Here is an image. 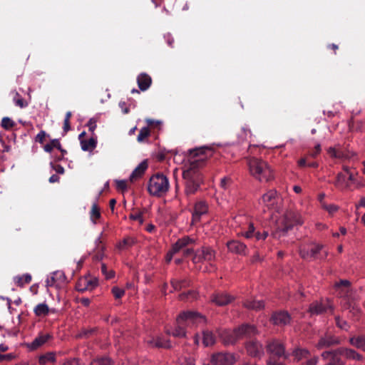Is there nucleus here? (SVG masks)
I'll return each instance as SVG.
<instances>
[{"label": "nucleus", "instance_id": "nucleus-42", "mask_svg": "<svg viewBox=\"0 0 365 365\" xmlns=\"http://www.w3.org/2000/svg\"><path fill=\"white\" fill-rule=\"evenodd\" d=\"M16 125V123L9 117H4L1 121V126L6 130L12 129Z\"/></svg>", "mask_w": 365, "mask_h": 365}, {"label": "nucleus", "instance_id": "nucleus-39", "mask_svg": "<svg viewBox=\"0 0 365 365\" xmlns=\"http://www.w3.org/2000/svg\"><path fill=\"white\" fill-rule=\"evenodd\" d=\"M13 94V101L16 106L21 108H24L28 106V103L22 98V96L17 91H14Z\"/></svg>", "mask_w": 365, "mask_h": 365}, {"label": "nucleus", "instance_id": "nucleus-45", "mask_svg": "<svg viewBox=\"0 0 365 365\" xmlns=\"http://www.w3.org/2000/svg\"><path fill=\"white\" fill-rule=\"evenodd\" d=\"M342 169H343V171L344 173H346V174L347 175V179H348V181L349 182H356V175L357 174V173H356L355 174L351 170L350 168H349L348 166L346 165H344L342 167Z\"/></svg>", "mask_w": 365, "mask_h": 365}, {"label": "nucleus", "instance_id": "nucleus-58", "mask_svg": "<svg viewBox=\"0 0 365 365\" xmlns=\"http://www.w3.org/2000/svg\"><path fill=\"white\" fill-rule=\"evenodd\" d=\"M325 208L329 213H334L338 210V207L335 205H327Z\"/></svg>", "mask_w": 365, "mask_h": 365}, {"label": "nucleus", "instance_id": "nucleus-35", "mask_svg": "<svg viewBox=\"0 0 365 365\" xmlns=\"http://www.w3.org/2000/svg\"><path fill=\"white\" fill-rule=\"evenodd\" d=\"M14 283L19 287H23L25 284H29L31 281V276L29 274H24L21 276L14 277Z\"/></svg>", "mask_w": 365, "mask_h": 365}, {"label": "nucleus", "instance_id": "nucleus-47", "mask_svg": "<svg viewBox=\"0 0 365 365\" xmlns=\"http://www.w3.org/2000/svg\"><path fill=\"white\" fill-rule=\"evenodd\" d=\"M101 272L106 279H111L114 277V272L113 270L108 272L107 267L104 263L101 264Z\"/></svg>", "mask_w": 365, "mask_h": 365}, {"label": "nucleus", "instance_id": "nucleus-54", "mask_svg": "<svg viewBox=\"0 0 365 365\" xmlns=\"http://www.w3.org/2000/svg\"><path fill=\"white\" fill-rule=\"evenodd\" d=\"M268 236V232L267 231H264L263 232H256L255 237L257 240H264Z\"/></svg>", "mask_w": 365, "mask_h": 365}, {"label": "nucleus", "instance_id": "nucleus-26", "mask_svg": "<svg viewBox=\"0 0 365 365\" xmlns=\"http://www.w3.org/2000/svg\"><path fill=\"white\" fill-rule=\"evenodd\" d=\"M148 168V164L145 161L140 163L133 171L130 176V180L133 182L140 178Z\"/></svg>", "mask_w": 365, "mask_h": 365}, {"label": "nucleus", "instance_id": "nucleus-37", "mask_svg": "<svg viewBox=\"0 0 365 365\" xmlns=\"http://www.w3.org/2000/svg\"><path fill=\"white\" fill-rule=\"evenodd\" d=\"M215 342V338L212 331L206 330L203 331L202 343L205 346H212Z\"/></svg>", "mask_w": 365, "mask_h": 365}, {"label": "nucleus", "instance_id": "nucleus-5", "mask_svg": "<svg viewBox=\"0 0 365 365\" xmlns=\"http://www.w3.org/2000/svg\"><path fill=\"white\" fill-rule=\"evenodd\" d=\"M258 333L254 325L242 324L237 329L225 330L221 334V338L225 344H232L243 336H251Z\"/></svg>", "mask_w": 365, "mask_h": 365}, {"label": "nucleus", "instance_id": "nucleus-27", "mask_svg": "<svg viewBox=\"0 0 365 365\" xmlns=\"http://www.w3.org/2000/svg\"><path fill=\"white\" fill-rule=\"evenodd\" d=\"M347 175L344 173H339L336 175V179L334 182V185L336 187L339 189H347L350 187V183L347 179Z\"/></svg>", "mask_w": 365, "mask_h": 365}, {"label": "nucleus", "instance_id": "nucleus-51", "mask_svg": "<svg viewBox=\"0 0 365 365\" xmlns=\"http://www.w3.org/2000/svg\"><path fill=\"white\" fill-rule=\"evenodd\" d=\"M93 332L92 329H82L76 335L77 338H83L88 336Z\"/></svg>", "mask_w": 365, "mask_h": 365}, {"label": "nucleus", "instance_id": "nucleus-61", "mask_svg": "<svg viewBox=\"0 0 365 365\" xmlns=\"http://www.w3.org/2000/svg\"><path fill=\"white\" fill-rule=\"evenodd\" d=\"M63 129L65 134L70 130V120H64Z\"/></svg>", "mask_w": 365, "mask_h": 365}, {"label": "nucleus", "instance_id": "nucleus-12", "mask_svg": "<svg viewBox=\"0 0 365 365\" xmlns=\"http://www.w3.org/2000/svg\"><path fill=\"white\" fill-rule=\"evenodd\" d=\"M234 299L233 296L225 292H216L210 297V302L217 306H225L233 302Z\"/></svg>", "mask_w": 365, "mask_h": 365}, {"label": "nucleus", "instance_id": "nucleus-21", "mask_svg": "<svg viewBox=\"0 0 365 365\" xmlns=\"http://www.w3.org/2000/svg\"><path fill=\"white\" fill-rule=\"evenodd\" d=\"M83 284V287H79V292H84L86 290H92L96 288L98 284V280L96 277H83L80 279V284Z\"/></svg>", "mask_w": 365, "mask_h": 365}, {"label": "nucleus", "instance_id": "nucleus-41", "mask_svg": "<svg viewBox=\"0 0 365 365\" xmlns=\"http://www.w3.org/2000/svg\"><path fill=\"white\" fill-rule=\"evenodd\" d=\"M235 224L241 229H245V226L250 222L248 217L245 215H237L234 217Z\"/></svg>", "mask_w": 365, "mask_h": 365}, {"label": "nucleus", "instance_id": "nucleus-11", "mask_svg": "<svg viewBox=\"0 0 365 365\" xmlns=\"http://www.w3.org/2000/svg\"><path fill=\"white\" fill-rule=\"evenodd\" d=\"M245 349L247 354L252 357L261 358L264 354L262 344L257 339H251L247 341Z\"/></svg>", "mask_w": 365, "mask_h": 365}, {"label": "nucleus", "instance_id": "nucleus-55", "mask_svg": "<svg viewBox=\"0 0 365 365\" xmlns=\"http://www.w3.org/2000/svg\"><path fill=\"white\" fill-rule=\"evenodd\" d=\"M15 356L14 354L10 353L6 354H0V361H11L13 359H14Z\"/></svg>", "mask_w": 365, "mask_h": 365}, {"label": "nucleus", "instance_id": "nucleus-13", "mask_svg": "<svg viewBox=\"0 0 365 365\" xmlns=\"http://www.w3.org/2000/svg\"><path fill=\"white\" fill-rule=\"evenodd\" d=\"M208 212V205L205 201H198L195 204L192 214L191 225H195L200 221L202 215Z\"/></svg>", "mask_w": 365, "mask_h": 365}, {"label": "nucleus", "instance_id": "nucleus-7", "mask_svg": "<svg viewBox=\"0 0 365 365\" xmlns=\"http://www.w3.org/2000/svg\"><path fill=\"white\" fill-rule=\"evenodd\" d=\"M267 351L270 355L287 359L289 356V354L286 351L285 346L283 342L277 339H272L267 341Z\"/></svg>", "mask_w": 365, "mask_h": 365}, {"label": "nucleus", "instance_id": "nucleus-14", "mask_svg": "<svg viewBox=\"0 0 365 365\" xmlns=\"http://www.w3.org/2000/svg\"><path fill=\"white\" fill-rule=\"evenodd\" d=\"M66 283V277L63 271L53 272L46 280L48 287H56L60 288Z\"/></svg>", "mask_w": 365, "mask_h": 365}, {"label": "nucleus", "instance_id": "nucleus-1", "mask_svg": "<svg viewBox=\"0 0 365 365\" xmlns=\"http://www.w3.org/2000/svg\"><path fill=\"white\" fill-rule=\"evenodd\" d=\"M190 153L192 158L190 165L182 173L186 197L195 194L199 188L202 178L197 168L202 165L207 158L212 155L213 150L210 147H201L191 150Z\"/></svg>", "mask_w": 365, "mask_h": 365}, {"label": "nucleus", "instance_id": "nucleus-20", "mask_svg": "<svg viewBox=\"0 0 365 365\" xmlns=\"http://www.w3.org/2000/svg\"><path fill=\"white\" fill-rule=\"evenodd\" d=\"M336 350L334 351H324L322 354V358L327 361L325 365H344V363L337 356Z\"/></svg>", "mask_w": 365, "mask_h": 365}, {"label": "nucleus", "instance_id": "nucleus-28", "mask_svg": "<svg viewBox=\"0 0 365 365\" xmlns=\"http://www.w3.org/2000/svg\"><path fill=\"white\" fill-rule=\"evenodd\" d=\"M97 145V138L92 136L88 140H81V146L84 151H93Z\"/></svg>", "mask_w": 365, "mask_h": 365}, {"label": "nucleus", "instance_id": "nucleus-10", "mask_svg": "<svg viewBox=\"0 0 365 365\" xmlns=\"http://www.w3.org/2000/svg\"><path fill=\"white\" fill-rule=\"evenodd\" d=\"M333 305L328 299L312 303L309 308L311 314H322L327 312L332 313Z\"/></svg>", "mask_w": 365, "mask_h": 365}, {"label": "nucleus", "instance_id": "nucleus-49", "mask_svg": "<svg viewBox=\"0 0 365 365\" xmlns=\"http://www.w3.org/2000/svg\"><path fill=\"white\" fill-rule=\"evenodd\" d=\"M97 121L98 119L96 118H92L89 120V121L87 123V126L88 127L89 131L92 133L93 135V132L96 130L97 127Z\"/></svg>", "mask_w": 365, "mask_h": 365}, {"label": "nucleus", "instance_id": "nucleus-53", "mask_svg": "<svg viewBox=\"0 0 365 365\" xmlns=\"http://www.w3.org/2000/svg\"><path fill=\"white\" fill-rule=\"evenodd\" d=\"M130 218L133 220H138L140 224H143V219L142 213H140V212H137V213H135V214H131L130 215Z\"/></svg>", "mask_w": 365, "mask_h": 365}, {"label": "nucleus", "instance_id": "nucleus-34", "mask_svg": "<svg viewBox=\"0 0 365 365\" xmlns=\"http://www.w3.org/2000/svg\"><path fill=\"white\" fill-rule=\"evenodd\" d=\"M135 243V240L133 237H128L124 238L122 241H120L116 247L120 250H127L132 246H133Z\"/></svg>", "mask_w": 365, "mask_h": 365}, {"label": "nucleus", "instance_id": "nucleus-60", "mask_svg": "<svg viewBox=\"0 0 365 365\" xmlns=\"http://www.w3.org/2000/svg\"><path fill=\"white\" fill-rule=\"evenodd\" d=\"M267 365H285V364L282 362L277 361L274 359H273L272 357H270L267 361Z\"/></svg>", "mask_w": 365, "mask_h": 365}, {"label": "nucleus", "instance_id": "nucleus-9", "mask_svg": "<svg viewBox=\"0 0 365 365\" xmlns=\"http://www.w3.org/2000/svg\"><path fill=\"white\" fill-rule=\"evenodd\" d=\"M322 247V245L314 243L303 245L299 247V255L302 258L306 260L316 259Z\"/></svg>", "mask_w": 365, "mask_h": 365}, {"label": "nucleus", "instance_id": "nucleus-44", "mask_svg": "<svg viewBox=\"0 0 365 365\" xmlns=\"http://www.w3.org/2000/svg\"><path fill=\"white\" fill-rule=\"evenodd\" d=\"M150 135V130L148 126L143 127L140 130L137 140L139 143L144 142Z\"/></svg>", "mask_w": 365, "mask_h": 365}, {"label": "nucleus", "instance_id": "nucleus-50", "mask_svg": "<svg viewBox=\"0 0 365 365\" xmlns=\"http://www.w3.org/2000/svg\"><path fill=\"white\" fill-rule=\"evenodd\" d=\"M336 323L338 327H339L341 329L347 330L349 327L347 322L341 319H340L339 317H336Z\"/></svg>", "mask_w": 365, "mask_h": 365}, {"label": "nucleus", "instance_id": "nucleus-36", "mask_svg": "<svg viewBox=\"0 0 365 365\" xmlns=\"http://www.w3.org/2000/svg\"><path fill=\"white\" fill-rule=\"evenodd\" d=\"M34 313L38 317H44L46 316L49 312V308L48 305L45 303H41L37 304L34 309Z\"/></svg>", "mask_w": 365, "mask_h": 365}, {"label": "nucleus", "instance_id": "nucleus-15", "mask_svg": "<svg viewBox=\"0 0 365 365\" xmlns=\"http://www.w3.org/2000/svg\"><path fill=\"white\" fill-rule=\"evenodd\" d=\"M235 362V356L230 353L213 354L211 359V363L213 365H232Z\"/></svg>", "mask_w": 365, "mask_h": 365}, {"label": "nucleus", "instance_id": "nucleus-23", "mask_svg": "<svg viewBox=\"0 0 365 365\" xmlns=\"http://www.w3.org/2000/svg\"><path fill=\"white\" fill-rule=\"evenodd\" d=\"M277 191L270 190L262 195L261 201L267 207H272L277 202Z\"/></svg>", "mask_w": 365, "mask_h": 365}, {"label": "nucleus", "instance_id": "nucleus-16", "mask_svg": "<svg viewBox=\"0 0 365 365\" xmlns=\"http://www.w3.org/2000/svg\"><path fill=\"white\" fill-rule=\"evenodd\" d=\"M195 244V240L190 236H184L177 240V242L173 245L172 246V253H178L180 251L185 249V247H189L190 245H192Z\"/></svg>", "mask_w": 365, "mask_h": 365}, {"label": "nucleus", "instance_id": "nucleus-57", "mask_svg": "<svg viewBox=\"0 0 365 365\" xmlns=\"http://www.w3.org/2000/svg\"><path fill=\"white\" fill-rule=\"evenodd\" d=\"M349 285H350L349 281L344 279V280H341L338 283H336L335 287L336 288H339L340 287L343 286L345 288H348Z\"/></svg>", "mask_w": 365, "mask_h": 365}, {"label": "nucleus", "instance_id": "nucleus-48", "mask_svg": "<svg viewBox=\"0 0 365 365\" xmlns=\"http://www.w3.org/2000/svg\"><path fill=\"white\" fill-rule=\"evenodd\" d=\"M112 293L114 295L115 298L120 299L125 294V291L123 289H120L118 287H113L112 288Z\"/></svg>", "mask_w": 365, "mask_h": 365}, {"label": "nucleus", "instance_id": "nucleus-63", "mask_svg": "<svg viewBox=\"0 0 365 365\" xmlns=\"http://www.w3.org/2000/svg\"><path fill=\"white\" fill-rule=\"evenodd\" d=\"M327 152L331 155V157L336 158L338 150H336L335 148L331 147L328 149Z\"/></svg>", "mask_w": 365, "mask_h": 365}, {"label": "nucleus", "instance_id": "nucleus-59", "mask_svg": "<svg viewBox=\"0 0 365 365\" xmlns=\"http://www.w3.org/2000/svg\"><path fill=\"white\" fill-rule=\"evenodd\" d=\"M116 185L118 188L121 190H125L127 187L126 182L125 180H117Z\"/></svg>", "mask_w": 365, "mask_h": 365}, {"label": "nucleus", "instance_id": "nucleus-2", "mask_svg": "<svg viewBox=\"0 0 365 365\" xmlns=\"http://www.w3.org/2000/svg\"><path fill=\"white\" fill-rule=\"evenodd\" d=\"M304 222L301 214L294 210H288L277 221L276 230L272 233L273 237L280 239L294 226L301 225Z\"/></svg>", "mask_w": 365, "mask_h": 365}, {"label": "nucleus", "instance_id": "nucleus-33", "mask_svg": "<svg viewBox=\"0 0 365 365\" xmlns=\"http://www.w3.org/2000/svg\"><path fill=\"white\" fill-rule=\"evenodd\" d=\"M255 233L256 232L254 224L250 221V222L245 226V229H242L238 235H240L247 239H250L254 237Z\"/></svg>", "mask_w": 365, "mask_h": 365}, {"label": "nucleus", "instance_id": "nucleus-40", "mask_svg": "<svg viewBox=\"0 0 365 365\" xmlns=\"http://www.w3.org/2000/svg\"><path fill=\"white\" fill-rule=\"evenodd\" d=\"M54 148H56L61 152H65V150L62 149L61 145L58 139H53L51 141L50 143L46 144L44 146V150L47 153H51Z\"/></svg>", "mask_w": 365, "mask_h": 365}, {"label": "nucleus", "instance_id": "nucleus-3", "mask_svg": "<svg viewBox=\"0 0 365 365\" xmlns=\"http://www.w3.org/2000/svg\"><path fill=\"white\" fill-rule=\"evenodd\" d=\"M205 317L198 312H184L177 318V327L172 331H167L168 334H171L175 337H185L186 335L185 327L191 324H198L205 323Z\"/></svg>", "mask_w": 365, "mask_h": 365}, {"label": "nucleus", "instance_id": "nucleus-18", "mask_svg": "<svg viewBox=\"0 0 365 365\" xmlns=\"http://www.w3.org/2000/svg\"><path fill=\"white\" fill-rule=\"evenodd\" d=\"M228 250L234 254L246 255L247 253V246L238 241V240H230L226 244Z\"/></svg>", "mask_w": 365, "mask_h": 365}, {"label": "nucleus", "instance_id": "nucleus-64", "mask_svg": "<svg viewBox=\"0 0 365 365\" xmlns=\"http://www.w3.org/2000/svg\"><path fill=\"white\" fill-rule=\"evenodd\" d=\"M318 360V357H313L307 361V365H317Z\"/></svg>", "mask_w": 365, "mask_h": 365}, {"label": "nucleus", "instance_id": "nucleus-29", "mask_svg": "<svg viewBox=\"0 0 365 365\" xmlns=\"http://www.w3.org/2000/svg\"><path fill=\"white\" fill-rule=\"evenodd\" d=\"M51 338V336L49 334L39 335L31 342L30 348L31 349H36L44 344Z\"/></svg>", "mask_w": 365, "mask_h": 365}, {"label": "nucleus", "instance_id": "nucleus-6", "mask_svg": "<svg viewBox=\"0 0 365 365\" xmlns=\"http://www.w3.org/2000/svg\"><path fill=\"white\" fill-rule=\"evenodd\" d=\"M169 188V180L163 173H156L150 177L148 191L151 195L163 197L168 192Z\"/></svg>", "mask_w": 365, "mask_h": 365}, {"label": "nucleus", "instance_id": "nucleus-52", "mask_svg": "<svg viewBox=\"0 0 365 365\" xmlns=\"http://www.w3.org/2000/svg\"><path fill=\"white\" fill-rule=\"evenodd\" d=\"M46 136V133L44 130H41L36 136V141L43 143Z\"/></svg>", "mask_w": 365, "mask_h": 365}, {"label": "nucleus", "instance_id": "nucleus-25", "mask_svg": "<svg viewBox=\"0 0 365 365\" xmlns=\"http://www.w3.org/2000/svg\"><path fill=\"white\" fill-rule=\"evenodd\" d=\"M339 343V341L337 339L329 335L321 338L317 344V347L319 349H322L329 347L331 345L338 344Z\"/></svg>", "mask_w": 365, "mask_h": 365}, {"label": "nucleus", "instance_id": "nucleus-30", "mask_svg": "<svg viewBox=\"0 0 365 365\" xmlns=\"http://www.w3.org/2000/svg\"><path fill=\"white\" fill-rule=\"evenodd\" d=\"M243 306L248 309L260 310L264 308V304L263 301L247 299L244 302Z\"/></svg>", "mask_w": 365, "mask_h": 365}, {"label": "nucleus", "instance_id": "nucleus-24", "mask_svg": "<svg viewBox=\"0 0 365 365\" xmlns=\"http://www.w3.org/2000/svg\"><path fill=\"white\" fill-rule=\"evenodd\" d=\"M147 343L151 347L170 348L171 346L170 341L165 339L162 336L153 338L150 340H148Z\"/></svg>", "mask_w": 365, "mask_h": 365}, {"label": "nucleus", "instance_id": "nucleus-38", "mask_svg": "<svg viewBox=\"0 0 365 365\" xmlns=\"http://www.w3.org/2000/svg\"><path fill=\"white\" fill-rule=\"evenodd\" d=\"M100 208L96 203H93L90 211V218L93 224L97 223V220L101 217Z\"/></svg>", "mask_w": 365, "mask_h": 365}, {"label": "nucleus", "instance_id": "nucleus-8", "mask_svg": "<svg viewBox=\"0 0 365 365\" xmlns=\"http://www.w3.org/2000/svg\"><path fill=\"white\" fill-rule=\"evenodd\" d=\"M215 258L216 252L212 248L210 247H202L196 252L192 258V262L195 264L199 263L202 261L212 262L215 260ZM210 266L212 268H215L212 263H210Z\"/></svg>", "mask_w": 365, "mask_h": 365}, {"label": "nucleus", "instance_id": "nucleus-43", "mask_svg": "<svg viewBox=\"0 0 365 365\" xmlns=\"http://www.w3.org/2000/svg\"><path fill=\"white\" fill-rule=\"evenodd\" d=\"M309 354V352L307 349H295L293 352L292 355L294 356L295 359L297 361H300L303 358L307 357Z\"/></svg>", "mask_w": 365, "mask_h": 365}, {"label": "nucleus", "instance_id": "nucleus-31", "mask_svg": "<svg viewBox=\"0 0 365 365\" xmlns=\"http://www.w3.org/2000/svg\"><path fill=\"white\" fill-rule=\"evenodd\" d=\"M349 343L356 348L365 351V335L351 337Z\"/></svg>", "mask_w": 365, "mask_h": 365}, {"label": "nucleus", "instance_id": "nucleus-62", "mask_svg": "<svg viewBox=\"0 0 365 365\" xmlns=\"http://www.w3.org/2000/svg\"><path fill=\"white\" fill-rule=\"evenodd\" d=\"M230 182V179L225 178L221 180L220 185L223 188L226 189Z\"/></svg>", "mask_w": 365, "mask_h": 365}, {"label": "nucleus", "instance_id": "nucleus-32", "mask_svg": "<svg viewBox=\"0 0 365 365\" xmlns=\"http://www.w3.org/2000/svg\"><path fill=\"white\" fill-rule=\"evenodd\" d=\"M56 361V354L53 352H48L38 357V364L40 365H46L49 363L54 364Z\"/></svg>", "mask_w": 365, "mask_h": 365}, {"label": "nucleus", "instance_id": "nucleus-56", "mask_svg": "<svg viewBox=\"0 0 365 365\" xmlns=\"http://www.w3.org/2000/svg\"><path fill=\"white\" fill-rule=\"evenodd\" d=\"M320 152H321V145H320V144H317L314 147V150L311 152L309 153V155L313 158H315L320 153Z\"/></svg>", "mask_w": 365, "mask_h": 365}, {"label": "nucleus", "instance_id": "nucleus-4", "mask_svg": "<svg viewBox=\"0 0 365 365\" xmlns=\"http://www.w3.org/2000/svg\"><path fill=\"white\" fill-rule=\"evenodd\" d=\"M250 175L260 182H268L274 178L273 171L264 160L257 158L247 160Z\"/></svg>", "mask_w": 365, "mask_h": 365}, {"label": "nucleus", "instance_id": "nucleus-22", "mask_svg": "<svg viewBox=\"0 0 365 365\" xmlns=\"http://www.w3.org/2000/svg\"><path fill=\"white\" fill-rule=\"evenodd\" d=\"M137 83L140 90L145 91L150 88L152 83V78L146 73H141L137 77Z\"/></svg>", "mask_w": 365, "mask_h": 365}, {"label": "nucleus", "instance_id": "nucleus-17", "mask_svg": "<svg viewBox=\"0 0 365 365\" xmlns=\"http://www.w3.org/2000/svg\"><path fill=\"white\" fill-rule=\"evenodd\" d=\"M336 352L339 355H341L349 360H354L358 361H361L364 360L363 356L352 349L340 347L336 349Z\"/></svg>", "mask_w": 365, "mask_h": 365}, {"label": "nucleus", "instance_id": "nucleus-19", "mask_svg": "<svg viewBox=\"0 0 365 365\" xmlns=\"http://www.w3.org/2000/svg\"><path fill=\"white\" fill-rule=\"evenodd\" d=\"M271 321L275 325L285 326L289 324L291 321V317L287 312L279 311L272 314Z\"/></svg>", "mask_w": 365, "mask_h": 365}, {"label": "nucleus", "instance_id": "nucleus-46", "mask_svg": "<svg viewBox=\"0 0 365 365\" xmlns=\"http://www.w3.org/2000/svg\"><path fill=\"white\" fill-rule=\"evenodd\" d=\"M91 365H111V361L107 357L97 358L91 361Z\"/></svg>", "mask_w": 365, "mask_h": 365}]
</instances>
